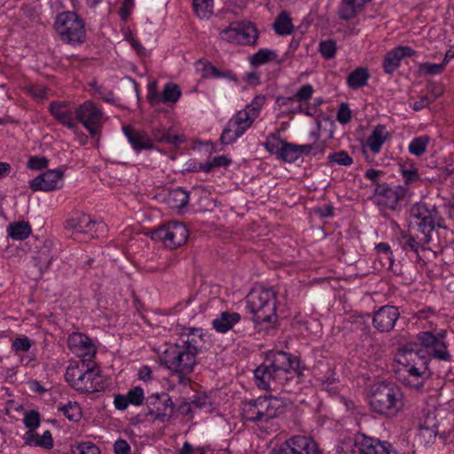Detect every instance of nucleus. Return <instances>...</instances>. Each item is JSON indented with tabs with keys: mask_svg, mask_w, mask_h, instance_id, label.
Segmentation results:
<instances>
[{
	"mask_svg": "<svg viewBox=\"0 0 454 454\" xmlns=\"http://www.w3.org/2000/svg\"><path fill=\"white\" fill-rule=\"evenodd\" d=\"M298 366L299 361L292 354L278 349L268 350L262 363L254 371L255 384L262 390L281 389L291 393V383L298 382Z\"/></svg>",
	"mask_w": 454,
	"mask_h": 454,
	"instance_id": "obj_1",
	"label": "nucleus"
},
{
	"mask_svg": "<svg viewBox=\"0 0 454 454\" xmlns=\"http://www.w3.org/2000/svg\"><path fill=\"white\" fill-rule=\"evenodd\" d=\"M395 362L407 373V378L403 379V384L410 387L420 388L432 374L429 369L430 362L417 343H408L398 348Z\"/></svg>",
	"mask_w": 454,
	"mask_h": 454,
	"instance_id": "obj_2",
	"label": "nucleus"
},
{
	"mask_svg": "<svg viewBox=\"0 0 454 454\" xmlns=\"http://www.w3.org/2000/svg\"><path fill=\"white\" fill-rule=\"evenodd\" d=\"M403 392L394 382L380 381L373 384L368 395L369 406L374 413L393 419L403 407Z\"/></svg>",
	"mask_w": 454,
	"mask_h": 454,
	"instance_id": "obj_3",
	"label": "nucleus"
},
{
	"mask_svg": "<svg viewBox=\"0 0 454 454\" xmlns=\"http://www.w3.org/2000/svg\"><path fill=\"white\" fill-rule=\"evenodd\" d=\"M65 379L76 391L95 393L104 389L99 370L85 358L72 362L66 371Z\"/></svg>",
	"mask_w": 454,
	"mask_h": 454,
	"instance_id": "obj_4",
	"label": "nucleus"
},
{
	"mask_svg": "<svg viewBox=\"0 0 454 454\" xmlns=\"http://www.w3.org/2000/svg\"><path fill=\"white\" fill-rule=\"evenodd\" d=\"M240 410L241 419L244 422H251L259 426L280 416L284 412L285 407L278 398L259 396L242 401Z\"/></svg>",
	"mask_w": 454,
	"mask_h": 454,
	"instance_id": "obj_5",
	"label": "nucleus"
},
{
	"mask_svg": "<svg viewBox=\"0 0 454 454\" xmlns=\"http://www.w3.org/2000/svg\"><path fill=\"white\" fill-rule=\"evenodd\" d=\"M247 308L256 323H273L277 319V292L272 287L258 286L246 298Z\"/></svg>",
	"mask_w": 454,
	"mask_h": 454,
	"instance_id": "obj_6",
	"label": "nucleus"
},
{
	"mask_svg": "<svg viewBox=\"0 0 454 454\" xmlns=\"http://www.w3.org/2000/svg\"><path fill=\"white\" fill-rule=\"evenodd\" d=\"M196 356L197 354L193 351L176 343L165 349L160 356V361L168 370L178 375L181 384L185 385L189 381L185 376L192 372Z\"/></svg>",
	"mask_w": 454,
	"mask_h": 454,
	"instance_id": "obj_7",
	"label": "nucleus"
},
{
	"mask_svg": "<svg viewBox=\"0 0 454 454\" xmlns=\"http://www.w3.org/2000/svg\"><path fill=\"white\" fill-rule=\"evenodd\" d=\"M65 229L74 240L87 241L98 238L106 231V224L93 220L90 215L74 212L66 221Z\"/></svg>",
	"mask_w": 454,
	"mask_h": 454,
	"instance_id": "obj_8",
	"label": "nucleus"
},
{
	"mask_svg": "<svg viewBox=\"0 0 454 454\" xmlns=\"http://www.w3.org/2000/svg\"><path fill=\"white\" fill-rule=\"evenodd\" d=\"M447 332L441 329L436 333L431 331L420 332L417 335L419 348L423 355L427 356V360L432 359L450 362L451 355L449 351V344L446 341Z\"/></svg>",
	"mask_w": 454,
	"mask_h": 454,
	"instance_id": "obj_9",
	"label": "nucleus"
},
{
	"mask_svg": "<svg viewBox=\"0 0 454 454\" xmlns=\"http://www.w3.org/2000/svg\"><path fill=\"white\" fill-rule=\"evenodd\" d=\"M54 26L60 38L67 43H82L85 38L83 22L74 12L59 14Z\"/></svg>",
	"mask_w": 454,
	"mask_h": 454,
	"instance_id": "obj_10",
	"label": "nucleus"
},
{
	"mask_svg": "<svg viewBox=\"0 0 454 454\" xmlns=\"http://www.w3.org/2000/svg\"><path fill=\"white\" fill-rule=\"evenodd\" d=\"M222 40L237 45H254L258 39L255 27L250 22H232L220 32Z\"/></svg>",
	"mask_w": 454,
	"mask_h": 454,
	"instance_id": "obj_11",
	"label": "nucleus"
},
{
	"mask_svg": "<svg viewBox=\"0 0 454 454\" xmlns=\"http://www.w3.org/2000/svg\"><path fill=\"white\" fill-rule=\"evenodd\" d=\"M152 239L161 241L170 249H175L184 245L188 239V230L180 222H169L152 232Z\"/></svg>",
	"mask_w": 454,
	"mask_h": 454,
	"instance_id": "obj_12",
	"label": "nucleus"
},
{
	"mask_svg": "<svg viewBox=\"0 0 454 454\" xmlns=\"http://www.w3.org/2000/svg\"><path fill=\"white\" fill-rule=\"evenodd\" d=\"M146 416L153 421L161 423L169 421L174 414L175 404L167 393L153 394L145 398Z\"/></svg>",
	"mask_w": 454,
	"mask_h": 454,
	"instance_id": "obj_13",
	"label": "nucleus"
},
{
	"mask_svg": "<svg viewBox=\"0 0 454 454\" xmlns=\"http://www.w3.org/2000/svg\"><path fill=\"white\" fill-rule=\"evenodd\" d=\"M407 192V188L403 185L391 186L387 183H382L373 190V202L378 206L395 211L399 209V203L405 199Z\"/></svg>",
	"mask_w": 454,
	"mask_h": 454,
	"instance_id": "obj_14",
	"label": "nucleus"
},
{
	"mask_svg": "<svg viewBox=\"0 0 454 454\" xmlns=\"http://www.w3.org/2000/svg\"><path fill=\"white\" fill-rule=\"evenodd\" d=\"M263 146L278 160L294 163L299 159L297 145L281 139L277 134H269Z\"/></svg>",
	"mask_w": 454,
	"mask_h": 454,
	"instance_id": "obj_15",
	"label": "nucleus"
},
{
	"mask_svg": "<svg viewBox=\"0 0 454 454\" xmlns=\"http://www.w3.org/2000/svg\"><path fill=\"white\" fill-rule=\"evenodd\" d=\"M144 121L155 141L174 145H181L185 141L184 135L174 133V128L167 127L156 115H150V118Z\"/></svg>",
	"mask_w": 454,
	"mask_h": 454,
	"instance_id": "obj_16",
	"label": "nucleus"
},
{
	"mask_svg": "<svg viewBox=\"0 0 454 454\" xmlns=\"http://www.w3.org/2000/svg\"><path fill=\"white\" fill-rule=\"evenodd\" d=\"M278 454H323L315 440L306 435H294L286 440Z\"/></svg>",
	"mask_w": 454,
	"mask_h": 454,
	"instance_id": "obj_17",
	"label": "nucleus"
},
{
	"mask_svg": "<svg viewBox=\"0 0 454 454\" xmlns=\"http://www.w3.org/2000/svg\"><path fill=\"white\" fill-rule=\"evenodd\" d=\"M181 96L179 86L174 82H168L164 84L162 91L157 90V82L153 81L147 85V99L152 105L158 104H175Z\"/></svg>",
	"mask_w": 454,
	"mask_h": 454,
	"instance_id": "obj_18",
	"label": "nucleus"
},
{
	"mask_svg": "<svg viewBox=\"0 0 454 454\" xmlns=\"http://www.w3.org/2000/svg\"><path fill=\"white\" fill-rule=\"evenodd\" d=\"M254 120L252 115L231 118L221 134V144L227 145L236 142L251 127Z\"/></svg>",
	"mask_w": 454,
	"mask_h": 454,
	"instance_id": "obj_19",
	"label": "nucleus"
},
{
	"mask_svg": "<svg viewBox=\"0 0 454 454\" xmlns=\"http://www.w3.org/2000/svg\"><path fill=\"white\" fill-rule=\"evenodd\" d=\"M103 115H56L62 125L76 132L78 124H82L91 136H96L102 125Z\"/></svg>",
	"mask_w": 454,
	"mask_h": 454,
	"instance_id": "obj_20",
	"label": "nucleus"
},
{
	"mask_svg": "<svg viewBox=\"0 0 454 454\" xmlns=\"http://www.w3.org/2000/svg\"><path fill=\"white\" fill-rule=\"evenodd\" d=\"M399 309L393 305H383L372 316V326L381 333H387L394 330L400 317Z\"/></svg>",
	"mask_w": 454,
	"mask_h": 454,
	"instance_id": "obj_21",
	"label": "nucleus"
},
{
	"mask_svg": "<svg viewBox=\"0 0 454 454\" xmlns=\"http://www.w3.org/2000/svg\"><path fill=\"white\" fill-rule=\"evenodd\" d=\"M434 212L436 213V210H430L427 205L423 202L416 203L411 209V216L419 221L418 227L425 236V243L430 242L431 233L435 227Z\"/></svg>",
	"mask_w": 454,
	"mask_h": 454,
	"instance_id": "obj_22",
	"label": "nucleus"
},
{
	"mask_svg": "<svg viewBox=\"0 0 454 454\" xmlns=\"http://www.w3.org/2000/svg\"><path fill=\"white\" fill-rule=\"evenodd\" d=\"M355 444L361 454H400L388 442H381L364 434L357 435Z\"/></svg>",
	"mask_w": 454,
	"mask_h": 454,
	"instance_id": "obj_23",
	"label": "nucleus"
},
{
	"mask_svg": "<svg viewBox=\"0 0 454 454\" xmlns=\"http://www.w3.org/2000/svg\"><path fill=\"white\" fill-rule=\"evenodd\" d=\"M122 132L137 153L154 149L153 139L146 130H139L134 125H123Z\"/></svg>",
	"mask_w": 454,
	"mask_h": 454,
	"instance_id": "obj_24",
	"label": "nucleus"
},
{
	"mask_svg": "<svg viewBox=\"0 0 454 454\" xmlns=\"http://www.w3.org/2000/svg\"><path fill=\"white\" fill-rule=\"evenodd\" d=\"M63 176V170H47L29 182V188L33 192H50L59 188V182Z\"/></svg>",
	"mask_w": 454,
	"mask_h": 454,
	"instance_id": "obj_25",
	"label": "nucleus"
},
{
	"mask_svg": "<svg viewBox=\"0 0 454 454\" xmlns=\"http://www.w3.org/2000/svg\"><path fill=\"white\" fill-rule=\"evenodd\" d=\"M68 345L74 351L79 352V356H83L88 362H91V358L97 352L92 340L80 333H74L69 336Z\"/></svg>",
	"mask_w": 454,
	"mask_h": 454,
	"instance_id": "obj_26",
	"label": "nucleus"
},
{
	"mask_svg": "<svg viewBox=\"0 0 454 454\" xmlns=\"http://www.w3.org/2000/svg\"><path fill=\"white\" fill-rule=\"evenodd\" d=\"M204 336L202 328L184 327L180 333L179 344L198 355L205 343Z\"/></svg>",
	"mask_w": 454,
	"mask_h": 454,
	"instance_id": "obj_27",
	"label": "nucleus"
},
{
	"mask_svg": "<svg viewBox=\"0 0 454 454\" xmlns=\"http://www.w3.org/2000/svg\"><path fill=\"white\" fill-rule=\"evenodd\" d=\"M415 54V51L409 46H397L388 51L383 60V68L387 74H393L400 67L401 61L405 57Z\"/></svg>",
	"mask_w": 454,
	"mask_h": 454,
	"instance_id": "obj_28",
	"label": "nucleus"
},
{
	"mask_svg": "<svg viewBox=\"0 0 454 454\" xmlns=\"http://www.w3.org/2000/svg\"><path fill=\"white\" fill-rule=\"evenodd\" d=\"M240 318L237 312L223 311L212 321V325L217 333H225L239 323Z\"/></svg>",
	"mask_w": 454,
	"mask_h": 454,
	"instance_id": "obj_29",
	"label": "nucleus"
},
{
	"mask_svg": "<svg viewBox=\"0 0 454 454\" xmlns=\"http://www.w3.org/2000/svg\"><path fill=\"white\" fill-rule=\"evenodd\" d=\"M388 137L389 132L386 126L378 124L368 137L366 145L373 153H379Z\"/></svg>",
	"mask_w": 454,
	"mask_h": 454,
	"instance_id": "obj_30",
	"label": "nucleus"
},
{
	"mask_svg": "<svg viewBox=\"0 0 454 454\" xmlns=\"http://www.w3.org/2000/svg\"><path fill=\"white\" fill-rule=\"evenodd\" d=\"M372 0H341L338 15L340 19L348 20L355 18L357 12Z\"/></svg>",
	"mask_w": 454,
	"mask_h": 454,
	"instance_id": "obj_31",
	"label": "nucleus"
},
{
	"mask_svg": "<svg viewBox=\"0 0 454 454\" xmlns=\"http://www.w3.org/2000/svg\"><path fill=\"white\" fill-rule=\"evenodd\" d=\"M399 244L403 251L413 252L416 254L418 260L421 259L419 255L420 251H425V242L422 243L418 238L414 237L411 233L403 231L399 238Z\"/></svg>",
	"mask_w": 454,
	"mask_h": 454,
	"instance_id": "obj_32",
	"label": "nucleus"
},
{
	"mask_svg": "<svg viewBox=\"0 0 454 454\" xmlns=\"http://www.w3.org/2000/svg\"><path fill=\"white\" fill-rule=\"evenodd\" d=\"M190 193L182 187H176L171 190L166 198V202L169 207L174 209H182L189 202Z\"/></svg>",
	"mask_w": 454,
	"mask_h": 454,
	"instance_id": "obj_33",
	"label": "nucleus"
},
{
	"mask_svg": "<svg viewBox=\"0 0 454 454\" xmlns=\"http://www.w3.org/2000/svg\"><path fill=\"white\" fill-rule=\"evenodd\" d=\"M439 423L434 413H427L423 422L419 426V434L428 437V442L435 439L438 434Z\"/></svg>",
	"mask_w": 454,
	"mask_h": 454,
	"instance_id": "obj_34",
	"label": "nucleus"
},
{
	"mask_svg": "<svg viewBox=\"0 0 454 454\" xmlns=\"http://www.w3.org/2000/svg\"><path fill=\"white\" fill-rule=\"evenodd\" d=\"M31 226L27 222L20 221L11 223L7 228L9 237L14 240H24L31 233Z\"/></svg>",
	"mask_w": 454,
	"mask_h": 454,
	"instance_id": "obj_35",
	"label": "nucleus"
},
{
	"mask_svg": "<svg viewBox=\"0 0 454 454\" xmlns=\"http://www.w3.org/2000/svg\"><path fill=\"white\" fill-rule=\"evenodd\" d=\"M58 411L72 422H78L82 417V408L76 402L68 401L65 404L59 403Z\"/></svg>",
	"mask_w": 454,
	"mask_h": 454,
	"instance_id": "obj_36",
	"label": "nucleus"
},
{
	"mask_svg": "<svg viewBox=\"0 0 454 454\" xmlns=\"http://www.w3.org/2000/svg\"><path fill=\"white\" fill-rule=\"evenodd\" d=\"M275 32L280 35H291L294 31L292 20L286 12H282L273 24Z\"/></svg>",
	"mask_w": 454,
	"mask_h": 454,
	"instance_id": "obj_37",
	"label": "nucleus"
},
{
	"mask_svg": "<svg viewBox=\"0 0 454 454\" xmlns=\"http://www.w3.org/2000/svg\"><path fill=\"white\" fill-rule=\"evenodd\" d=\"M319 118L316 119L317 129L310 132V137L317 141L320 138L321 131L328 130L332 135L333 133V115H318Z\"/></svg>",
	"mask_w": 454,
	"mask_h": 454,
	"instance_id": "obj_38",
	"label": "nucleus"
},
{
	"mask_svg": "<svg viewBox=\"0 0 454 454\" xmlns=\"http://www.w3.org/2000/svg\"><path fill=\"white\" fill-rule=\"evenodd\" d=\"M369 79L366 68L358 67L348 76V84L352 89H358L364 86Z\"/></svg>",
	"mask_w": 454,
	"mask_h": 454,
	"instance_id": "obj_39",
	"label": "nucleus"
},
{
	"mask_svg": "<svg viewBox=\"0 0 454 454\" xmlns=\"http://www.w3.org/2000/svg\"><path fill=\"white\" fill-rule=\"evenodd\" d=\"M276 58V51L267 48H262L252 56L251 64L254 66H261L270 61L275 60Z\"/></svg>",
	"mask_w": 454,
	"mask_h": 454,
	"instance_id": "obj_40",
	"label": "nucleus"
},
{
	"mask_svg": "<svg viewBox=\"0 0 454 454\" xmlns=\"http://www.w3.org/2000/svg\"><path fill=\"white\" fill-rule=\"evenodd\" d=\"M429 144L427 136H420L413 138L408 147L409 153L415 156H421L426 151Z\"/></svg>",
	"mask_w": 454,
	"mask_h": 454,
	"instance_id": "obj_41",
	"label": "nucleus"
},
{
	"mask_svg": "<svg viewBox=\"0 0 454 454\" xmlns=\"http://www.w3.org/2000/svg\"><path fill=\"white\" fill-rule=\"evenodd\" d=\"M193 8L200 19H207L213 13V0H193Z\"/></svg>",
	"mask_w": 454,
	"mask_h": 454,
	"instance_id": "obj_42",
	"label": "nucleus"
},
{
	"mask_svg": "<svg viewBox=\"0 0 454 454\" xmlns=\"http://www.w3.org/2000/svg\"><path fill=\"white\" fill-rule=\"evenodd\" d=\"M445 67L443 61L439 64L424 62L419 65V72L421 75H436L442 74Z\"/></svg>",
	"mask_w": 454,
	"mask_h": 454,
	"instance_id": "obj_43",
	"label": "nucleus"
},
{
	"mask_svg": "<svg viewBox=\"0 0 454 454\" xmlns=\"http://www.w3.org/2000/svg\"><path fill=\"white\" fill-rule=\"evenodd\" d=\"M31 347L32 340L27 336L17 337L12 342V350L15 355L28 352Z\"/></svg>",
	"mask_w": 454,
	"mask_h": 454,
	"instance_id": "obj_44",
	"label": "nucleus"
},
{
	"mask_svg": "<svg viewBox=\"0 0 454 454\" xmlns=\"http://www.w3.org/2000/svg\"><path fill=\"white\" fill-rule=\"evenodd\" d=\"M71 454H101V452L95 443L84 442L72 446Z\"/></svg>",
	"mask_w": 454,
	"mask_h": 454,
	"instance_id": "obj_45",
	"label": "nucleus"
},
{
	"mask_svg": "<svg viewBox=\"0 0 454 454\" xmlns=\"http://www.w3.org/2000/svg\"><path fill=\"white\" fill-rule=\"evenodd\" d=\"M401 174L405 184H411L419 180L420 176L419 171L411 164L409 166L403 165L401 167Z\"/></svg>",
	"mask_w": 454,
	"mask_h": 454,
	"instance_id": "obj_46",
	"label": "nucleus"
},
{
	"mask_svg": "<svg viewBox=\"0 0 454 454\" xmlns=\"http://www.w3.org/2000/svg\"><path fill=\"white\" fill-rule=\"evenodd\" d=\"M327 159L330 163H336L340 166H350L353 163V159L346 151H339L331 153L328 155Z\"/></svg>",
	"mask_w": 454,
	"mask_h": 454,
	"instance_id": "obj_47",
	"label": "nucleus"
},
{
	"mask_svg": "<svg viewBox=\"0 0 454 454\" xmlns=\"http://www.w3.org/2000/svg\"><path fill=\"white\" fill-rule=\"evenodd\" d=\"M40 414L37 411L31 410L24 414L23 423L28 431H34L40 426Z\"/></svg>",
	"mask_w": 454,
	"mask_h": 454,
	"instance_id": "obj_48",
	"label": "nucleus"
},
{
	"mask_svg": "<svg viewBox=\"0 0 454 454\" xmlns=\"http://www.w3.org/2000/svg\"><path fill=\"white\" fill-rule=\"evenodd\" d=\"M231 163V159L226 155H218L207 162L206 173H210L215 168H228Z\"/></svg>",
	"mask_w": 454,
	"mask_h": 454,
	"instance_id": "obj_49",
	"label": "nucleus"
},
{
	"mask_svg": "<svg viewBox=\"0 0 454 454\" xmlns=\"http://www.w3.org/2000/svg\"><path fill=\"white\" fill-rule=\"evenodd\" d=\"M126 396L130 404L141 405L145 400L144 389L141 387H134L127 392Z\"/></svg>",
	"mask_w": 454,
	"mask_h": 454,
	"instance_id": "obj_50",
	"label": "nucleus"
},
{
	"mask_svg": "<svg viewBox=\"0 0 454 454\" xmlns=\"http://www.w3.org/2000/svg\"><path fill=\"white\" fill-rule=\"evenodd\" d=\"M336 50V43L333 40H325L319 44V51L326 59H333L335 56Z\"/></svg>",
	"mask_w": 454,
	"mask_h": 454,
	"instance_id": "obj_51",
	"label": "nucleus"
},
{
	"mask_svg": "<svg viewBox=\"0 0 454 454\" xmlns=\"http://www.w3.org/2000/svg\"><path fill=\"white\" fill-rule=\"evenodd\" d=\"M49 160L44 156H31L27 160V168L33 170H40L47 168Z\"/></svg>",
	"mask_w": 454,
	"mask_h": 454,
	"instance_id": "obj_52",
	"label": "nucleus"
},
{
	"mask_svg": "<svg viewBox=\"0 0 454 454\" xmlns=\"http://www.w3.org/2000/svg\"><path fill=\"white\" fill-rule=\"evenodd\" d=\"M314 92V88L310 84H305L301 86L294 95V98L299 102H304L309 100Z\"/></svg>",
	"mask_w": 454,
	"mask_h": 454,
	"instance_id": "obj_53",
	"label": "nucleus"
},
{
	"mask_svg": "<svg viewBox=\"0 0 454 454\" xmlns=\"http://www.w3.org/2000/svg\"><path fill=\"white\" fill-rule=\"evenodd\" d=\"M265 103V97L262 95H257L254 98L252 102L247 106L245 109V114L249 113H258L262 110V106Z\"/></svg>",
	"mask_w": 454,
	"mask_h": 454,
	"instance_id": "obj_54",
	"label": "nucleus"
},
{
	"mask_svg": "<svg viewBox=\"0 0 454 454\" xmlns=\"http://www.w3.org/2000/svg\"><path fill=\"white\" fill-rule=\"evenodd\" d=\"M40 438L41 435L35 433L34 431H27L23 436V440L26 445L42 448Z\"/></svg>",
	"mask_w": 454,
	"mask_h": 454,
	"instance_id": "obj_55",
	"label": "nucleus"
},
{
	"mask_svg": "<svg viewBox=\"0 0 454 454\" xmlns=\"http://www.w3.org/2000/svg\"><path fill=\"white\" fill-rule=\"evenodd\" d=\"M193 406L199 409L209 408L211 406V402L207 395L199 394L193 396L192 401Z\"/></svg>",
	"mask_w": 454,
	"mask_h": 454,
	"instance_id": "obj_56",
	"label": "nucleus"
},
{
	"mask_svg": "<svg viewBox=\"0 0 454 454\" xmlns=\"http://www.w3.org/2000/svg\"><path fill=\"white\" fill-rule=\"evenodd\" d=\"M27 90L37 100L43 99L47 96V90L43 85H31Z\"/></svg>",
	"mask_w": 454,
	"mask_h": 454,
	"instance_id": "obj_57",
	"label": "nucleus"
},
{
	"mask_svg": "<svg viewBox=\"0 0 454 454\" xmlns=\"http://www.w3.org/2000/svg\"><path fill=\"white\" fill-rule=\"evenodd\" d=\"M383 171L374 168H369L364 173V177L369 179L372 184H375V187L378 186V184H381L382 183H380L381 176H383Z\"/></svg>",
	"mask_w": 454,
	"mask_h": 454,
	"instance_id": "obj_58",
	"label": "nucleus"
},
{
	"mask_svg": "<svg viewBox=\"0 0 454 454\" xmlns=\"http://www.w3.org/2000/svg\"><path fill=\"white\" fill-rule=\"evenodd\" d=\"M298 149V158H300L301 155H309L312 153L313 150L319 151L320 150V145L317 143L315 144H309V145H297ZM317 152H314V154H317Z\"/></svg>",
	"mask_w": 454,
	"mask_h": 454,
	"instance_id": "obj_59",
	"label": "nucleus"
},
{
	"mask_svg": "<svg viewBox=\"0 0 454 454\" xmlns=\"http://www.w3.org/2000/svg\"><path fill=\"white\" fill-rule=\"evenodd\" d=\"M115 454H131V449L127 441L119 439L114 444Z\"/></svg>",
	"mask_w": 454,
	"mask_h": 454,
	"instance_id": "obj_60",
	"label": "nucleus"
},
{
	"mask_svg": "<svg viewBox=\"0 0 454 454\" xmlns=\"http://www.w3.org/2000/svg\"><path fill=\"white\" fill-rule=\"evenodd\" d=\"M375 251L378 254L385 255L386 259L391 261L393 259V252L390 246L386 242H380L375 246Z\"/></svg>",
	"mask_w": 454,
	"mask_h": 454,
	"instance_id": "obj_61",
	"label": "nucleus"
},
{
	"mask_svg": "<svg viewBox=\"0 0 454 454\" xmlns=\"http://www.w3.org/2000/svg\"><path fill=\"white\" fill-rule=\"evenodd\" d=\"M75 114H101L98 108L92 101H86L80 106Z\"/></svg>",
	"mask_w": 454,
	"mask_h": 454,
	"instance_id": "obj_62",
	"label": "nucleus"
},
{
	"mask_svg": "<svg viewBox=\"0 0 454 454\" xmlns=\"http://www.w3.org/2000/svg\"><path fill=\"white\" fill-rule=\"evenodd\" d=\"M129 402L126 395L117 394L114 395V405L118 411H124L128 408Z\"/></svg>",
	"mask_w": 454,
	"mask_h": 454,
	"instance_id": "obj_63",
	"label": "nucleus"
},
{
	"mask_svg": "<svg viewBox=\"0 0 454 454\" xmlns=\"http://www.w3.org/2000/svg\"><path fill=\"white\" fill-rule=\"evenodd\" d=\"M193 404L192 402H187L184 400L181 402L176 408V411L181 415L189 416L191 418L193 417V411H192Z\"/></svg>",
	"mask_w": 454,
	"mask_h": 454,
	"instance_id": "obj_64",
	"label": "nucleus"
}]
</instances>
